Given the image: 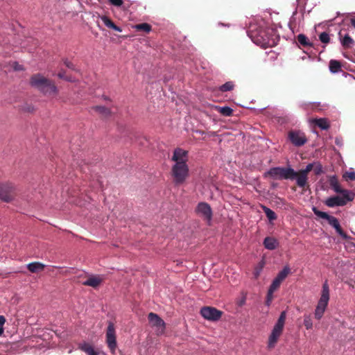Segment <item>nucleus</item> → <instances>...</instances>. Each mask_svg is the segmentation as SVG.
I'll use <instances>...</instances> for the list:
<instances>
[{
  "label": "nucleus",
  "mask_w": 355,
  "mask_h": 355,
  "mask_svg": "<svg viewBox=\"0 0 355 355\" xmlns=\"http://www.w3.org/2000/svg\"><path fill=\"white\" fill-rule=\"evenodd\" d=\"M187 154V151L182 148H176L173 152L172 160L175 164L172 166L171 172L175 184L183 183L189 176Z\"/></svg>",
  "instance_id": "f257e3e1"
},
{
  "label": "nucleus",
  "mask_w": 355,
  "mask_h": 355,
  "mask_svg": "<svg viewBox=\"0 0 355 355\" xmlns=\"http://www.w3.org/2000/svg\"><path fill=\"white\" fill-rule=\"evenodd\" d=\"M248 34L254 43L263 48L272 46L276 44V37L272 29H257L251 25Z\"/></svg>",
  "instance_id": "f03ea898"
},
{
  "label": "nucleus",
  "mask_w": 355,
  "mask_h": 355,
  "mask_svg": "<svg viewBox=\"0 0 355 355\" xmlns=\"http://www.w3.org/2000/svg\"><path fill=\"white\" fill-rule=\"evenodd\" d=\"M31 85L46 96L57 94L56 86L41 74H35L31 79Z\"/></svg>",
  "instance_id": "7ed1b4c3"
},
{
  "label": "nucleus",
  "mask_w": 355,
  "mask_h": 355,
  "mask_svg": "<svg viewBox=\"0 0 355 355\" xmlns=\"http://www.w3.org/2000/svg\"><path fill=\"white\" fill-rule=\"evenodd\" d=\"M330 299L329 287L327 281L322 285L321 295L317 303L314 311V317L317 320H320L326 310Z\"/></svg>",
  "instance_id": "20e7f679"
},
{
  "label": "nucleus",
  "mask_w": 355,
  "mask_h": 355,
  "mask_svg": "<svg viewBox=\"0 0 355 355\" xmlns=\"http://www.w3.org/2000/svg\"><path fill=\"white\" fill-rule=\"evenodd\" d=\"M267 175L275 180H294L297 172L291 167H273L267 172Z\"/></svg>",
  "instance_id": "39448f33"
},
{
  "label": "nucleus",
  "mask_w": 355,
  "mask_h": 355,
  "mask_svg": "<svg viewBox=\"0 0 355 355\" xmlns=\"http://www.w3.org/2000/svg\"><path fill=\"white\" fill-rule=\"evenodd\" d=\"M313 213L318 217L325 219L329 224L335 228L336 232L343 238H346V234L343 232L338 220L334 216L329 215L327 213L318 210L316 207L312 208Z\"/></svg>",
  "instance_id": "423d86ee"
},
{
  "label": "nucleus",
  "mask_w": 355,
  "mask_h": 355,
  "mask_svg": "<svg viewBox=\"0 0 355 355\" xmlns=\"http://www.w3.org/2000/svg\"><path fill=\"white\" fill-rule=\"evenodd\" d=\"M105 342L110 352L114 354L117 348L116 334L114 324L109 322L105 334Z\"/></svg>",
  "instance_id": "0eeeda50"
},
{
  "label": "nucleus",
  "mask_w": 355,
  "mask_h": 355,
  "mask_svg": "<svg viewBox=\"0 0 355 355\" xmlns=\"http://www.w3.org/2000/svg\"><path fill=\"white\" fill-rule=\"evenodd\" d=\"M15 187L10 182H0V200L10 202L14 200Z\"/></svg>",
  "instance_id": "6e6552de"
},
{
  "label": "nucleus",
  "mask_w": 355,
  "mask_h": 355,
  "mask_svg": "<svg viewBox=\"0 0 355 355\" xmlns=\"http://www.w3.org/2000/svg\"><path fill=\"white\" fill-rule=\"evenodd\" d=\"M196 214L205 220L208 225H211L212 220V209L207 202H199L196 208Z\"/></svg>",
  "instance_id": "1a4fd4ad"
},
{
  "label": "nucleus",
  "mask_w": 355,
  "mask_h": 355,
  "mask_svg": "<svg viewBox=\"0 0 355 355\" xmlns=\"http://www.w3.org/2000/svg\"><path fill=\"white\" fill-rule=\"evenodd\" d=\"M329 181L331 188L336 193H340L348 200H354V193L349 190L341 189L338 179L335 175L330 176L329 178Z\"/></svg>",
  "instance_id": "9d476101"
},
{
  "label": "nucleus",
  "mask_w": 355,
  "mask_h": 355,
  "mask_svg": "<svg viewBox=\"0 0 355 355\" xmlns=\"http://www.w3.org/2000/svg\"><path fill=\"white\" fill-rule=\"evenodd\" d=\"M201 315L209 321H218L222 316L223 312L211 306H205L200 309Z\"/></svg>",
  "instance_id": "9b49d317"
},
{
  "label": "nucleus",
  "mask_w": 355,
  "mask_h": 355,
  "mask_svg": "<svg viewBox=\"0 0 355 355\" xmlns=\"http://www.w3.org/2000/svg\"><path fill=\"white\" fill-rule=\"evenodd\" d=\"M148 320L151 326L155 328L157 334H162L165 330L164 321L156 313H150Z\"/></svg>",
  "instance_id": "f8f14e48"
},
{
  "label": "nucleus",
  "mask_w": 355,
  "mask_h": 355,
  "mask_svg": "<svg viewBox=\"0 0 355 355\" xmlns=\"http://www.w3.org/2000/svg\"><path fill=\"white\" fill-rule=\"evenodd\" d=\"M338 37L342 47L345 49H351L355 44L354 40L349 36V33L345 28H342L339 31Z\"/></svg>",
  "instance_id": "ddd939ff"
},
{
  "label": "nucleus",
  "mask_w": 355,
  "mask_h": 355,
  "mask_svg": "<svg viewBox=\"0 0 355 355\" xmlns=\"http://www.w3.org/2000/svg\"><path fill=\"white\" fill-rule=\"evenodd\" d=\"M352 200H348L343 195L342 196H335L327 198L324 201V204L329 207H335L344 206L347 202Z\"/></svg>",
  "instance_id": "4468645a"
},
{
  "label": "nucleus",
  "mask_w": 355,
  "mask_h": 355,
  "mask_svg": "<svg viewBox=\"0 0 355 355\" xmlns=\"http://www.w3.org/2000/svg\"><path fill=\"white\" fill-rule=\"evenodd\" d=\"M288 138L295 146H302L306 143L307 139L304 134L300 131H291L288 134Z\"/></svg>",
  "instance_id": "2eb2a0df"
},
{
  "label": "nucleus",
  "mask_w": 355,
  "mask_h": 355,
  "mask_svg": "<svg viewBox=\"0 0 355 355\" xmlns=\"http://www.w3.org/2000/svg\"><path fill=\"white\" fill-rule=\"evenodd\" d=\"M286 317V311H282L271 331L272 333L277 335L278 336H280L284 327Z\"/></svg>",
  "instance_id": "dca6fc26"
},
{
  "label": "nucleus",
  "mask_w": 355,
  "mask_h": 355,
  "mask_svg": "<svg viewBox=\"0 0 355 355\" xmlns=\"http://www.w3.org/2000/svg\"><path fill=\"white\" fill-rule=\"evenodd\" d=\"M263 245L267 250H273L278 247L279 242L276 239L268 236L263 240Z\"/></svg>",
  "instance_id": "f3484780"
},
{
  "label": "nucleus",
  "mask_w": 355,
  "mask_h": 355,
  "mask_svg": "<svg viewBox=\"0 0 355 355\" xmlns=\"http://www.w3.org/2000/svg\"><path fill=\"white\" fill-rule=\"evenodd\" d=\"M79 348L84 352L87 355H98V353L95 351L94 347L88 343H83L79 345Z\"/></svg>",
  "instance_id": "a211bd4d"
},
{
  "label": "nucleus",
  "mask_w": 355,
  "mask_h": 355,
  "mask_svg": "<svg viewBox=\"0 0 355 355\" xmlns=\"http://www.w3.org/2000/svg\"><path fill=\"white\" fill-rule=\"evenodd\" d=\"M101 282V279L99 277L92 276L89 277L87 279L83 282V284L86 286H89L92 287H97Z\"/></svg>",
  "instance_id": "6ab92c4d"
},
{
  "label": "nucleus",
  "mask_w": 355,
  "mask_h": 355,
  "mask_svg": "<svg viewBox=\"0 0 355 355\" xmlns=\"http://www.w3.org/2000/svg\"><path fill=\"white\" fill-rule=\"evenodd\" d=\"M26 267L31 272H37L42 270L45 265L40 262H32L27 264Z\"/></svg>",
  "instance_id": "aec40b11"
},
{
  "label": "nucleus",
  "mask_w": 355,
  "mask_h": 355,
  "mask_svg": "<svg viewBox=\"0 0 355 355\" xmlns=\"http://www.w3.org/2000/svg\"><path fill=\"white\" fill-rule=\"evenodd\" d=\"M101 20L103 22L104 25L107 28H112L117 32L122 31V29L120 27L116 26L107 17H101Z\"/></svg>",
  "instance_id": "412c9836"
},
{
  "label": "nucleus",
  "mask_w": 355,
  "mask_h": 355,
  "mask_svg": "<svg viewBox=\"0 0 355 355\" xmlns=\"http://www.w3.org/2000/svg\"><path fill=\"white\" fill-rule=\"evenodd\" d=\"M329 71L331 73H338L340 70L341 65L338 61H337L336 60H331L329 62Z\"/></svg>",
  "instance_id": "4be33fe9"
},
{
  "label": "nucleus",
  "mask_w": 355,
  "mask_h": 355,
  "mask_svg": "<svg viewBox=\"0 0 355 355\" xmlns=\"http://www.w3.org/2000/svg\"><path fill=\"white\" fill-rule=\"evenodd\" d=\"M296 180V183L299 187L304 188L308 178L306 175L300 173V175L296 176L295 178Z\"/></svg>",
  "instance_id": "5701e85b"
},
{
  "label": "nucleus",
  "mask_w": 355,
  "mask_h": 355,
  "mask_svg": "<svg viewBox=\"0 0 355 355\" xmlns=\"http://www.w3.org/2000/svg\"><path fill=\"white\" fill-rule=\"evenodd\" d=\"M289 272H290V268L288 266H286L277 274V275L275 278L282 282L283 280H284L286 279V277L289 274Z\"/></svg>",
  "instance_id": "b1692460"
},
{
  "label": "nucleus",
  "mask_w": 355,
  "mask_h": 355,
  "mask_svg": "<svg viewBox=\"0 0 355 355\" xmlns=\"http://www.w3.org/2000/svg\"><path fill=\"white\" fill-rule=\"evenodd\" d=\"M262 209L270 222L277 218L276 214L272 209L266 206H262Z\"/></svg>",
  "instance_id": "393cba45"
},
{
  "label": "nucleus",
  "mask_w": 355,
  "mask_h": 355,
  "mask_svg": "<svg viewBox=\"0 0 355 355\" xmlns=\"http://www.w3.org/2000/svg\"><path fill=\"white\" fill-rule=\"evenodd\" d=\"M315 122L322 130H327L329 127V123L326 119H317L315 120Z\"/></svg>",
  "instance_id": "a878e982"
},
{
  "label": "nucleus",
  "mask_w": 355,
  "mask_h": 355,
  "mask_svg": "<svg viewBox=\"0 0 355 355\" xmlns=\"http://www.w3.org/2000/svg\"><path fill=\"white\" fill-rule=\"evenodd\" d=\"M216 108L221 114L226 116H231L233 112V110L228 106L217 107Z\"/></svg>",
  "instance_id": "bb28decb"
},
{
  "label": "nucleus",
  "mask_w": 355,
  "mask_h": 355,
  "mask_svg": "<svg viewBox=\"0 0 355 355\" xmlns=\"http://www.w3.org/2000/svg\"><path fill=\"white\" fill-rule=\"evenodd\" d=\"M303 324L307 330L313 328V321L310 315L306 314L304 315Z\"/></svg>",
  "instance_id": "cd10ccee"
},
{
  "label": "nucleus",
  "mask_w": 355,
  "mask_h": 355,
  "mask_svg": "<svg viewBox=\"0 0 355 355\" xmlns=\"http://www.w3.org/2000/svg\"><path fill=\"white\" fill-rule=\"evenodd\" d=\"M134 28L137 31H143L146 33H148L151 30V26L146 23L137 24L134 26Z\"/></svg>",
  "instance_id": "c85d7f7f"
},
{
  "label": "nucleus",
  "mask_w": 355,
  "mask_h": 355,
  "mask_svg": "<svg viewBox=\"0 0 355 355\" xmlns=\"http://www.w3.org/2000/svg\"><path fill=\"white\" fill-rule=\"evenodd\" d=\"M279 336L277 335L274 334L271 332L269 338H268V346L269 348H272L275 347V344L277 343Z\"/></svg>",
  "instance_id": "c756f323"
},
{
  "label": "nucleus",
  "mask_w": 355,
  "mask_h": 355,
  "mask_svg": "<svg viewBox=\"0 0 355 355\" xmlns=\"http://www.w3.org/2000/svg\"><path fill=\"white\" fill-rule=\"evenodd\" d=\"M94 110L105 116L110 114V110L105 106H96Z\"/></svg>",
  "instance_id": "7c9ffc66"
},
{
  "label": "nucleus",
  "mask_w": 355,
  "mask_h": 355,
  "mask_svg": "<svg viewBox=\"0 0 355 355\" xmlns=\"http://www.w3.org/2000/svg\"><path fill=\"white\" fill-rule=\"evenodd\" d=\"M234 83L231 81H229L220 86L219 89L221 92L231 91L234 89Z\"/></svg>",
  "instance_id": "2f4dec72"
},
{
  "label": "nucleus",
  "mask_w": 355,
  "mask_h": 355,
  "mask_svg": "<svg viewBox=\"0 0 355 355\" xmlns=\"http://www.w3.org/2000/svg\"><path fill=\"white\" fill-rule=\"evenodd\" d=\"M263 266H264V262L261 261L254 268V270L253 272V275L255 279H257L259 277V275L263 270Z\"/></svg>",
  "instance_id": "473e14b6"
},
{
  "label": "nucleus",
  "mask_w": 355,
  "mask_h": 355,
  "mask_svg": "<svg viewBox=\"0 0 355 355\" xmlns=\"http://www.w3.org/2000/svg\"><path fill=\"white\" fill-rule=\"evenodd\" d=\"M320 41L324 44H329L330 42V36L329 34L326 32H322L319 35Z\"/></svg>",
  "instance_id": "72a5a7b5"
},
{
  "label": "nucleus",
  "mask_w": 355,
  "mask_h": 355,
  "mask_svg": "<svg viewBox=\"0 0 355 355\" xmlns=\"http://www.w3.org/2000/svg\"><path fill=\"white\" fill-rule=\"evenodd\" d=\"M297 41L300 44L303 46L311 45V44L309 42V39L307 38V37L303 34L298 35Z\"/></svg>",
  "instance_id": "f704fd0d"
},
{
  "label": "nucleus",
  "mask_w": 355,
  "mask_h": 355,
  "mask_svg": "<svg viewBox=\"0 0 355 355\" xmlns=\"http://www.w3.org/2000/svg\"><path fill=\"white\" fill-rule=\"evenodd\" d=\"M313 164H314L313 170L315 174V175L321 174L322 173V164L318 162H313Z\"/></svg>",
  "instance_id": "c9c22d12"
},
{
  "label": "nucleus",
  "mask_w": 355,
  "mask_h": 355,
  "mask_svg": "<svg viewBox=\"0 0 355 355\" xmlns=\"http://www.w3.org/2000/svg\"><path fill=\"white\" fill-rule=\"evenodd\" d=\"M281 282L275 278L268 289V291H270L271 292H275L280 286Z\"/></svg>",
  "instance_id": "e433bc0d"
},
{
  "label": "nucleus",
  "mask_w": 355,
  "mask_h": 355,
  "mask_svg": "<svg viewBox=\"0 0 355 355\" xmlns=\"http://www.w3.org/2000/svg\"><path fill=\"white\" fill-rule=\"evenodd\" d=\"M313 166H314V164L313 163H310V164H307L306 166L305 167V168L302 169L300 173L307 176L308 173L311 170H313Z\"/></svg>",
  "instance_id": "4c0bfd02"
},
{
  "label": "nucleus",
  "mask_w": 355,
  "mask_h": 355,
  "mask_svg": "<svg viewBox=\"0 0 355 355\" xmlns=\"http://www.w3.org/2000/svg\"><path fill=\"white\" fill-rule=\"evenodd\" d=\"M343 177L345 178H348L350 180H355V171H347L344 174Z\"/></svg>",
  "instance_id": "58836bf2"
},
{
  "label": "nucleus",
  "mask_w": 355,
  "mask_h": 355,
  "mask_svg": "<svg viewBox=\"0 0 355 355\" xmlns=\"http://www.w3.org/2000/svg\"><path fill=\"white\" fill-rule=\"evenodd\" d=\"M273 293L274 292H271L270 291H268L266 300V304L267 306H269L272 302V300L273 298Z\"/></svg>",
  "instance_id": "ea45409f"
},
{
  "label": "nucleus",
  "mask_w": 355,
  "mask_h": 355,
  "mask_svg": "<svg viewBox=\"0 0 355 355\" xmlns=\"http://www.w3.org/2000/svg\"><path fill=\"white\" fill-rule=\"evenodd\" d=\"M109 3L116 7H120L123 5V0H108Z\"/></svg>",
  "instance_id": "a19ab883"
},
{
  "label": "nucleus",
  "mask_w": 355,
  "mask_h": 355,
  "mask_svg": "<svg viewBox=\"0 0 355 355\" xmlns=\"http://www.w3.org/2000/svg\"><path fill=\"white\" fill-rule=\"evenodd\" d=\"M245 302H246V296L245 295H243L241 296V297H240L238 300H237V305L239 306H243L245 304Z\"/></svg>",
  "instance_id": "79ce46f5"
},
{
  "label": "nucleus",
  "mask_w": 355,
  "mask_h": 355,
  "mask_svg": "<svg viewBox=\"0 0 355 355\" xmlns=\"http://www.w3.org/2000/svg\"><path fill=\"white\" fill-rule=\"evenodd\" d=\"M64 64L69 69H73V64L68 60L64 61Z\"/></svg>",
  "instance_id": "37998d69"
},
{
  "label": "nucleus",
  "mask_w": 355,
  "mask_h": 355,
  "mask_svg": "<svg viewBox=\"0 0 355 355\" xmlns=\"http://www.w3.org/2000/svg\"><path fill=\"white\" fill-rule=\"evenodd\" d=\"M6 322V318L3 315H0V327H3V325Z\"/></svg>",
  "instance_id": "c03bdc74"
},
{
  "label": "nucleus",
  "mask_w": 355,
  "mask_h": 355,
  "mask_svg": "<svg viewBox=\"0 0 355 355\" xmlns=\"http://www.w3.org/2000/svg\"><path fill=\"white\" fill-rule=\"evenodd\" d=\"M14 69L16 71H19V70H22L23 69L21 65H19V64H17V63H15Z\"/></svg>",
  "instance_id": "a18cd8bd"
},
{
  "label": "nucleus",
  "mask_w": 355,
  "mask_h": 355,
  "mask_svg": "<svg viewBox=\"0 0 355 355\" xmlns=\"http://www.w3.org/2000/svg\"><path fill=\"white\" fill-rule=\"evenodd\" d=\"M351 24L355 28V19H351Z\"/></svg>",
  "instance_id": "49530a36"
},
{
  "label": "nucleus",
  "mask_w": 355,
  "mask_h": 355,
  "mask_svg": "<svg viewBox=\"0 0 355 355\" xmlns=\"http://www.w3.org/2000/svg\"><path fill=\"white\" fill-rule=\"evenodd\" d=\"M4 329L3 327H0V336L3 334Z\"/></svg>",
  "instance_id": "de8ad7c7"
},
{
  "label": "nucleus",
  "mask_w": 355,
  "mask_h": 355,
  "mask_svg": "<svg viewBox=\"0 0 355 355\" xmlns=\"http://www.w3.org/2000/svg\"><path fill=\"white\" fill-rule=\"evenodd\" d=\"M58 77H59L60 78H64V74H63V73H58Z\"/></svg>",
  "instance_id": "09e8293b"
},
{
  "label": "nucleus",
  "mask_w": 355,
  "mask_h": 355,
  "mask_svg": "<svg viewBox=\"0 0 355 355\" xmlns=\"http://www.w3.org/2000/svg\"><path fill=\"white\" fill-rule=\"evenodd\" d=\"M336 143L337 145H340V141H339L338 139H336Z\"/></svg>",
  "instance_id": "8fccbe9b"
}]
</instances>
